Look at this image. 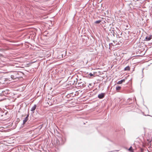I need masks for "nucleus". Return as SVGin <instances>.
Instances as JSON below:
<instances>
[{"mask_svg":"<svg viewBox=\"0 0 152 152\" xmlns=\"http://www.w3.org/2000/svg\"><path fill=\"white\" fill-rule=\"evenodd\" d=\"M141 3L140 2V1H137L135 2H133V4L134 6L136 7H140L141 5Z\"/></svg>","mask_w":152,"mask_h":152,"instance_id":"1","label":"nucleus"},{"mask_svg":"<svg viewBox=\"0 0 152 152\" xmlns=\"http://www.w3.org/2000/svg\"><path fill=\"white\" fill-rule=\"evenodd\" d=\"M28 120V116L26 117L24 119V120L23 121V123L24 124Z\"/></svg>","mask_w":152,"mask_h":152,"instance_id":"8","label":"nucleus"},{"mask_svg":"<svg viewBox=\"0 0 152 152\" xmlns=\"http://www.w3.org/2000/svg\"><path fill=\"white\" fill-rule=\"evenodd\" d=\"M134 1L133 2H135L136 1H140L139 0H133Z\"/></svg>","mask_w":152,"mask_h":152,"instance_id":"14","label":"nucleus"},{"mask_svg":"<svg viewBox=\"0 0 152 152\" xmlns=\"http://www.w3.org/2000/svg\"><path fill=\"white\" fill-rule=\"evenodd\" d=\"M36 107L37 105L36 104H34V106L31 108V111H33L34 110L36 109Z\"/></svg>","mask_w":152,"mask_h":152,"instance_id":"6","label":"nucleus"},{"mask_svg":"<svg viewBox=\"0 0 152 152\" xmlns=\"http://www.w3.org/2000/svg\"><path fill=\"white\" fill-rule=\"evenodd\" d=\"M17 73H16L14 75H11V77L12 79H15L16 78H18V77L17 76Z\"/></svg>","mask_w":152,"mask_h":152,"instance_id":"2","label":"nucleus"},{"mask_svg":"<svg viewBox=\"0 0 152 152\" xmlns=\"http://www.w3.org/2000/svg\"><path fill=\"white\" fill-rule=\"evenodd\" d=\"M152 39L151 36L149 37H147L145 38V40L146 41H149Z\"/></svg>","mask_w":152,"mask_h":152,"instance_id":"5","label":"nucleus"},{"mask_svg":"<svg viewBox=\"0 0 152 152\" xmlns=\"http://www.w3.org/2000/svg\"><path fill=\"white\" fill-rule=\"evenodd\" d=\"M104 94L102 93L100 94H99L98 95V97L100 99H102L104 97Z\"/></svg>","mask_w":152,"mask_h":152,"instance_id":"3","label":"nucleus"},{"mask_svg":"<svg viewBox=\"0 0 152 152\" xmlns=\"http://www.w3.org/2000/svg\"><path fill=\"white\" fill-rule=\"evenodd\" d=\"M130 70V68L129 66L126 67L124 69L125 71H129Z\"/></svg>","mask_w":152,"mask_h":152,"instance_id":"7","label":"nucleus"},{"mask_svg":"<svg viewBox=\"0 0 152 152\" xmlns=\"http://www.w3.org/2000/svg\"><path fill=\"white\" fill-rule=\"evenodd\" d=\"M101 22V20H97V21H96L95 22V23H99L100 22Z\"/></svg>","mask_w":152,"mask_h":152,"instance_id":"11","label":"nucleus"},{"mask_svg":"<svg viewBox=\"0 0 152 152\" xmlns=\"http://www.w3.org/2000/svg\"><path fill=\"white\" fill-rule=\"evenodd\" d=\"M89 75H90L91 76H92L94 75L92 74L91 73H90L89 74Z\"/></svg>","mask_w":152,"mask_h":152,"instance_id":"13","label":"nucleus"},{"mask_svg":"<svg viewBox=\"0 0 152 152\" xmlns=\"http://www.w3.org/2000/svg\"><path fill=\"white\" fill-rule=\"evenodd\" d=\"M39 130L38 131V132H39Z\"/></svg>","mask_w":152,"mask_h":152,"instance_id":"15","label":"nucleus"},{"mask_svg":"<svg viewBox=\"0 0 152 152\" xmlns=\"http://www.w3.org/2000/svg\"><path fill=\"white\" fill-rule=\"evenodd\" d=\"M129 150L131 152H133V149H132V146L130 147L129 149Z\"/></svg>","mask_w":152,"mask_h":152,"instance_id":"9","label":"nucleus"},{"mask_svg":"<svg viewBox=\"0 0 152 152\" xmlns=\"http://www.w3.org/2000/svg\"><path fill=\"white\" fill-rule=\"evenodd\" d=\"M56 140L57 141V144H59V143H60L59 141V140H58L57 139H56Z\"/></svg>","mask_w":152,"mask_h":152,"instance_id":"12","label":"nucleus"},{"mask_svg":"<svg viewBox=\"0 0 152 152\" xmlns=\"http://www.w3.org/2000/svg\"><path fill=\"white\" fill-rule=\"evenodd\" d=\"M121 89V87L118 86L116 87V90L117 91L120 90Z\"/></svg>","mask_w":152,"mask_h":152,"instance_id":"10","label":"nucleus"},{"mask_svg":"<svg viewBox=\"0 0 152 152\" xmlns=\"http://www.w3.org/2000/svg\"><path fill=\"white\" fill-rule=\"evenodd\" d=\"M125 81V80L124 79L118 81L117 83V84H122L123 82H124Z\"/></svg>","mask_w":152,"mask_h":152,"instance_id":"4","label":"nucleus"}]
</instances>
